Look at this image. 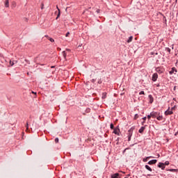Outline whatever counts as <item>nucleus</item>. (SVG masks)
Here are the masks:
<instances>
[{
    "instance_id": "27",
    "label": "nucleus",
    "mask_w": 178,
    "mask_h": 178,
    "mask_svg": "<svg viewBox=\"0 0 178 178\" xmlns=\"http://www.w3.org/2000/svg\"><path fill=\"white\" fill-rule=\"evenodd\" d=\"M49 40L50 42H55V40H54L52 38H49Z\"/></svg>"
},
{
    "instance_id": "14",
    "label": "nucleus",
    "mask_w": 178,
    "mask_h": 178,
    "mask_svg": "<svg viewBox=\"0 0 178 178\" xmlns=\"http://www.w3.org/2000/svg\"><path fill=\"white\" fill-rule=\"evenodd\" d=\"M155 71L159 74L162 73V70H161V67H156Z\"/></svg>"
},
{
    "instance_id": "21",
    "label": "nucleus",
    "mask_w": 178,
    "mask_h": 178,
    "mask_svg": "<svg viewBox=\"0 0 178 178\" xmlns=\"http://www.w3.org/2000/svg\"><path fill=\"white\" fill-rule=\"evenodd\" d=\"M85 112H86V113H90V112H91V109H90V108H87L86 109Z\"/></svg>"
},
{
    "instance_id": "47",
    "label": "nucleus",
    "mask_w": 178,
    "mask_h": 178,
    "mask_svg": "<svg viewBox=\"0 0 178 178\" xmlns=\"http://www.w3.org/2000/svg\"><path fill=\"white\" fill-rule=\"evenodd\" d=\"M144 123H145V121L142 122V126H144Z\"/></svg>"
},
{
    "instance_id": "26",
    "label": "nucleus",
    "mask_w": 178,
    "mask_h": 178,
    "mask_svg": "<svg viewBox=\"0 0 178 178\" xmlns=\"http://www.w3.org/2000/svg\"><path fill=\"white\" fill-rule=\"evenodd\" d=\"M63 56L65 59H66V51H63Z\"/></svg>"
},
{
    "instance_id": "55",
    "label": "nucleus",
    "mask_w": 178,
    "mask_h": 178,
    "mask_svg": "<svg viewBox=\"0 0 178 178\" xmlns=\"http://www.w3.org/2000/svg\"><path fill=\"white\" fill-rule=\"evenodd\" d=\"M158 158H159L161 156L159 154L157 155Z\"/></svg>"
},
{
    "instance_id": "19",
    "label": "nucleus",
    "mask_w": 178,
    "mask_h": 178,
    "mask_svg": "<svg viewBox=\"0 0 178 178\" xmlns=\"http://www.w3.org/2000/svg\"><path fill=\"white\" fill-rule=\"evenodd\" d=\"M110 129H111V130H114V129H115V125H113V123H111V124H110Z\"/></svg>"
},
{
    "instance_id": "1",
    "label": "nucleus",
    "mask_w": 178,
    "mask_h": 178,
    "mask_svg": "<svg viewBox=\"0 0 178 178\" xmlns=\"http://www.w3.org/2000/svg\"><path fill=\"white\" fill-rule=\"evenodd\" d=\"M136 129V127H131L129 130H128V132H127V136L128 137H132L133 136V131H134Z\"/></svg>"
},
{
    "instance_id": "42",
    "label": "nucleus",
    "mask_w": 178,
    "mask_h": 178,
    "mask_svg": "<svg viewBox=\"0 0 178 178\" xmlns=\"http://www.w3.org/2000/svg\"><path fill=\"white\" fill-rule=\"evenodd\" d=\"M26 129H29V122L26 123Z\"/></svg>"
},
{
    "instance_id": "17",
    "label": "nucleus",
    "mask_w": 178,
    "mask_h": 178,
    "mask_svg": "<svg viewBox=\"0 0 178 178\" xmlns=\"http://www.w3.org/2000/svg\"><path fill=\"white\" fill-rule=\"evenodd\" d=\"M168 172H178V169L170 168L167 170Z\"/></svg>"
},
{
    "instance_id": "22",
    "label": "nucleus",
    "mask_w": 178,
    "mask_h": 178,
    "mask_svg": "<svg viewBox=\"0 0 178 178\" xmlns=\"http://www.w3.org/2000/svg\"><path fill=\"white\" fill-rule=\"evenodd\" d=\"M118 132H119V131L118 130V129H113V133L114 134H118Z\"/></svg>"
},
{
    "instance_id": "50",
    "label": "nucleus",
    "mask_w": 178,
    "mask_h": 178,
    "mask_svg": "<svg viewBox=\"0 0 178 178\" xmlns=\"http://www.w3.org/2000/svg\"><path fill=\"white\" fill-rule=\"evenodd\" d=\"M178 134V131H177L175 134V136H177Z\"/></svg>"
},
{
    "instance_id": "59",
    "label": "nucleus",
    "mask_w": 178,
    "mask_h": 178,
    "mask_svg": "<svg viewBox=\"0 0 178 178\" xmlns=\"http://www.w3.org/2000/svg\"><path fill=\"white\" fill-rule=\"evenodd\" d=\"M51 67H54V66H52Z\"/></svg>"
},
{
    "instance_id": "23",
    "label": "nucleus",
    "mask_w": 178,
    "mask_h": 178,
    "mask_svg": "<svg viewBox=\"0 0 178 178\" xmlns=\"http://www.w3.org/2000/svg\"><path fill=\"white\" fill-rule=\"evenodd\" d=\"M139 117H140V115H138V114H135L134 119L135 120H137V119H138Z\"/></svg>"
},
{
    "instance_id": "20",
    "label": "nucleus",
    "mask_w": 178,
    "mask_h": 178,
    "mask_svg": "<svg viewBox=\"0 0 178 178\" xmlns=\"http://www.w3.org/2000/svg\"><path fill=\"white\" fill-rule=\"evenodd\" d=\"M148 159H149V157H145L143 159V162H148Z\"/></svg>"
},
{
    "instance_id": "3",
    "label": "nucleus",
    "mask_w": 178,
    "mask_h": 178,
    "mask_svg": "<svg viewBox=\"0 0 178 178\" xmlns=\"http://www.w3.org/2000/svg\"><path fill=\"white\" fill-rule=\"evenodd\" d=\"M164 115L165 116H168V115H173V111L170 110V107H168V108L164 112Z\"/></svg>"
},
{
    "instance_id": "35",
    "label": "nucleus",
    "mask_w": 178,
    "mask_h": 178,
    "mask_svg": "<svg viewBox=\"0 0 178 178\" xmlns=\"http://www.w3.org/2000/svg\"><path fill=\"white\" fill-rule=\"evenodd\" d=\"M55 143H59V138H55Z\"/></svg>"
},
{
    "instance_id": "13",
    "label": "nucleus",
    "mask_w": 178,
    "mask_h": 178,
    "mask_svg": "<svg viewBox=\"0 0 178 178\" xmlns=\"http://www.w3.org/2000/svg\"><path fill=\"white\" fill-rule=\"evenodd\" d=\"M157 120H163V115H161V114H159V115H157V118H156Z\"/></svg>"
},
{
    "instance_id": "9",
    "label": "nucleus",
    "mask_w": 178,
    "mask_h": 178,
    "mask_svg": "<svg viewBox=\"0 0 178 178\" xmlns=\"http://www.w3.org/2000/svg\"><path fill=\"white\" fill-rule=\"evenodd\" d=\"M148 98L149 99V104H152L154 102V97H152V95H149Z\"/></svg>"
},
{
    "instance_id": "32",
    "label": "nucleus",
    "mask_w": 178,
    "mask_h": 178,
    "mask_svg": "<svg viewBox=\"0 0 178 178\" xmlns=\"http://www.w3.org/2000/svg\"><path fill=\"white\" fill-rule=\"evenodd\" d=\"M165 51H168L169 52V54H170V48L169 47H165Z\"/></svg>"
},
{
    "instance_id": "15",
    "label": "nucleus",
    "mask_w": 178,
    "mask_h": 178,
    "mask_svg": "<svg viewBox=\"0 0 178 178\" xmlns=\"http://www.w3.org/2000/svg\"><path fill=\"white\" fill-rule=\"evenodd\" d=\"M5 8H9V0H6Z\"/></svg>"
},
{
    "instance_id": "11",
    "label": "nucleus",
    "mask_w": 178,
    "mask_h": 178,
    "mask_svg": "<svg viewBox=\"0 0 178 178\" xmlns=\"http://www.w3.org/2000/svg\"><path fill=\"white\" fill-rule=\"evenodd\" d=\"M57 9L58 10V13L57 15V17L56 18V20H58V19H59V17H60V9H59V8L57 6Z\"/></svg>"
},
{
    "instance_id": "45",
    "label": "nucleus",
    "mask_w": 178,
    "mask_h": 178,
    "mask_svg": "<svg viewBox=\"0 0 178 178\" xmlns=\"http://www.w3.org/2000/svg\"><path fill=\"white\" fill-rule=\"evenodd\" d=\"M96 12H97V13H99L100 10H99V9H97V10H96Z\"/></svg>"
},
{
    "instance_id": "6",
    "label": "nucleus",
    "mask_w": 178,
    "mask_h": 178,
    "mask_svg": "<svg viewBox=\"0 0 178 178\" xmlns=\"http://www.w3.org/2000/svg\"><path fill=\"white\" fill-rule=\"evenodd\" d=\"M157 168H159L161 170H165V165H163V163L159 162L157 165Z\"/></svg>"
},
{
    "instance_id": "57",
    "label": "nucleus",
    "mask_w": 178,
    "mask_h": 178,
    "mask_svg": "<svg viewBox=\"0 0 178 178\" xmlns=\"http://www.w3.org/2000/svg\"><path fill=\"white\" fill-rule=\"evenodd\" d=\"M67 51H70V49H67Z\"/></svg>"
},
{
    "instance_id": "8",
    "label": "nucleus",
    "mask_w": 178,
    "mask_h": 178,
    "mask_svg": "<svg viewBox=\"0 0 178 178\" xmlns=\"http://www.w3.org/2000/svg\"><path fill=\"white\" fill-rule=\"evenodd\" d=\"M111 178H120V174L116 172L111 175Z\"/></svg>"
},
{
    "instance_id": "43",
    "label": "nucleus",
    "mask_w": 178,
    "mask_h": 178,
    "mask_svg": "<svg viewBox=\"0 0 178 178\" xmlns=\"http://www.w3.org/2000/svg\"><path fill=\"white\" fill-rule=\"evenodd\" d=\"M91 82H92V83H95V79H92V80H91Z\"/></svg>"
},
{
    "instance_id": "31",
    "label": "nucleus",
    "mask_w": 178,
    "mask_h": 178,
    "mask_svg": "<svg viewBox=\"0 0 178 178\" xmlns=\"http://www.w3.org/2000/svg\"><path fill=\"white\" fill-rule=\"evenodd\" d=\"M147 119L149 120V119H151V118H152V115H151V113L149 115H147Z\"/></svg>"
},
{
    "instance_id": "38",
    "label": "nucleus",
    "mask_w": 178,
    "mask_h": 178,
    "mask_svg": "<svg viewBox=\"0 0 178 178\" xmlns=\"http://www.w3.org/2000/svg\"><path fill=\"white\" fill-rule=\"evenodd\" d=\"M128 137V141H131V136H127Z\"/></svg>"
},
{
    "instance_id": "30",
    "label": "nucleus",
    "mask_w": 178,
    "mask_h": 178,
    "mask_svg": "<svg viewBox=\"0 0 178 178\" xmlns=\"http://www.w3.org/2000/svg\"><path fill=\"white\" fill-rule=\"evenodd\" d=\"M10 66H13V65H15V61L10 60Z\"/></svg>"
},
{
    "instance_id": "53",
    "label": "nucleus",
    "mask_w": 178,
    "mask_h": 178,
    "mask_svg": "<svg viewBox=\"0 0 178 178\" xmlns=\"http://www.w3.org/2000/svg\"><path fill=\"white\" fill-rule=\"evenodd\" d=\"M116 145H119V142H117V143H116Z\"/></svg>"
},
{
    "instance_id": "34",
    "label": "nucleus",
    "mask_w": 178,
    "mask_h": 178,
    "mask_svg": "<svg viewBox=\"0 0 178 178\" xmlns=\"http://www.w3.org/2000/svg\"><path fill=\"white\" fill-rule=\"evenodd\" d=\"M32 94H34L35 97H37V92L31 91Z\"/></svg>"
},
{
    "instance_id": "46",
    "label": "nucleus",
    "mask_w": 178,
    "mask_h": 178,
    "mask_svg": "<svg viewBox=\"0 0 178 178\" xmlns=\"http://www.w3.org/2000/svg\"><path fill=\"white\" fill-rule=\"evenodd\" d=\"M119 140H120V138H117L116 141L119 142Z\"/></svg>"
},
{
    "instance_id": "39",
    "label": "nucleus",
    "mask_w": 178,
    "mask_h": 178,
    "mask_svg": "<svg viewBox=\"0 0 178 178\" xmlns=\"http://www.w3.org/2000/svg\"><path fill=\"white\" fill-rule=\"evenodd\" d=\"M69 34H70V32H67V33L65 34V37H69Z\"/></svg>"
},
{
    "instance_id": "44",
    "label": "nucleus",
    "mask_w": 178,
    "mask_h": 178,
    "mask_svg": "<svg viewBox=\"0 0 178 178\" xmlns=\"http://www.w3.org/2000/svg\"><path fill=\"white\" fill-rule=\"evenodd\" d=\"M117 136H120V131H118V133L116 134Z\"/></svg>"
},
{
    "instance_id": "25",
    "label": "nucleus",
    "mask_w": 178,
    "mask_h": 178,
    "mask_svg": "<svg viewBox=\"0 0 178 178\" xmlns=\"http://www.w3.org/2000/svg\"><path fill=\"white\" fill-rule=\"evenodd\" d=\"M169 164H170V163L168 161H166L165 163H163L164 166H168V165H169Z\"/></svg>"
},
{
    "instance_id": "41",
    "label": "nucleus",
    "mask_w": 178,
    "mask_h": 178,
    "mask_svg": "<svg viewBox=\"0 0 178 178\" xmlns=\"http://www.w3.org/2000/svg\"><path fill=\"white\" fill-rule=\"evenodd\" d=\"M114 129H117V130H118V131H120V129L119 128V126H118L116 128H114Z\"/></svg>"
},
{
    "instance_id": "37",
    "label": "nucleus",
    "mask_w": 178,
    "mask_h": 178,
    "mask_svg": "<svg viewBox=\"0 0 178 178\" xmlns=\"http://www.w3.org/2000/svg\"><path fill=\"white\" fill-rule=\"evenodd\" d=\"M97 83L98 84H102V81L101 79H99Z\"/></svg>"
},
{
    "instance_id": "28",
    "label": "nucleus",
    "mask_w": 178,
    "mask_h": 178,
    "mask_svg": "<svg viewBox=\"0 0 178 178\" xmlns=\"http://www.w3.org/2000/svg\"><path fill=\"white\" fill-rule=\"evenodd\" d=\"M145 94V92H144V90H142L139 92V95H144Z\"/></svg>"
},
{
    "instance_id": "51",
    "label": "nucleus",
    "mask_w": 178,
    "mask_h": 178,
    "mask_svg": "<svg viewBox=\"0 0 178 178\" xmlns=\"http://www.w3.org/2000/svg\"><path fill=\"white\" fill-rule=\"evenodd\" d=\"M130 147H134V144L130 145Z\"/></svg>"
},
{
    "instance_id": "12",
    "label": "nucleus",
    "mask_w": 178,
    "mask_h": 178,
    "mask_svg": "<svg viewBox=\"0 0 178 178\" xmlns=\"http://www.w3.org/2000/svg\"><path fill=\"white\" fill-rule=\"evenodd\" d=\"M145 168L147 170H149V172H152V168H151V167H149V165H145Z\"/></svg>"
},
{
    "instance_id": "49",
    "label": "nucleus",
    "mask_w": 178,
    "mask_h": 178,
    "mask_svg": "<svg viewBox=\"0 0 178 178\" xmlns=\"http://www.w3.org/2000/svg\"><path fill=\"white\" fill-rule=\"evenodd\" d=\"M156 87H161V85H160L159 83H158V84L156 85Z\"/></svg>"
},
{
    "instance_id": "16",
    "label": "nucleus",
    "mask_w": 178,
    "mask_h": 178,
    "mask_svg": "<svg viewBox=\"0 0 178 178\" xmlns=\"http://www.w3.org/2000/svg\"><path fill=\"white\" fill-rule=\"evenodd\" d=\"M131 41H133V36H130V37L128 38L127 42H128V44H129V43L131 42Z\"/></svg>"
},
{
    "instance_id": "18",
    "label": "nucleus",
    "mask_w": 178,
    "mask_h": 178,
    "mask_svg": "<svg viewBox=\"0 0 178 178\" xmlns=\"http://www.w3.org/2000/svg\"><path fill=\"white\" fill-rule=\"evenodd\" d=\"M102 99H105L106 98V92H103L102 96Z\"/></svg>"
},
{
    "instance_id": "54",
    "label": "nucleus",
    "mask_w": 178,
    "mask_h": 178,
    "mask_svg": "<svg viewBox=\"0 0 178 178\" xmlns=\"http://www.w3.org/2000/svg\"><path fill=\"white\" fill-rule=\"evenodd\" d=\"M174 90H176V86L174 87Z\"/></svg>"
},
{
    "instance_id": "36",
    "label": "nucleus",
    "mask_w": 178,
    "mask_h": 178,
    "mask_svg": "<svg viewBox=\"0 0 178 178\" xmlns=\"http://www.w3.org/2000/svg\"><path fill=\"white\" fill-rule=\"evenodd\" d=\"M175 109H176V106H174L173 107L171 108L172 112H173V111H175Z\"/></svg>"
},
{
    "instance_id": "40",
    "label": "nucleus",
    "mask_w": 178,
    "mask_h": 178,
    "mask_svg": "<svg viewBox=\"0 0 178 178\" xmlns=\"http://www.w3.org/2000/svg\"><path fill=\"white\" fill-rule=\"evenodd\" d=\"M142 119H143V121L145 122L147 120V117H143Z\"/></svg>"
},
{
    "instance_id": "24",
    "label": "nucleus",
    "mask_w": 178,
    "mask_h": 178,
    "mask_svg": "<svg viewBox=\"0 0 178 178\" xmlns=\"http://www.w3.org/2000/svg\"><path fill=\"white\" fill-rule=\"evenodd\" d=\"M127 149H130V147H127L125 148L123 152H122V154L124 155V153L126 152V151H127Z\"/></svg>"
},
{
    "instance_id": "4",
    "label": "nucleus",
    "mask_w": 178,
    "mask_h": 178,
    "mask_svg": "<svg viewBox=\"0 0 178 178\" xmlns=\"http://www.w3.org/2000/svg\"><path fill=\"white\" fill-rule=\"evenodd\" d=\"M177 73V69L176 67H173L171 68V70L169 71V74L172 75L173 74H176Z\"/></svg>"
},
{
    "instance_id": "48",
    "label": "nucleus",
    "mask_w": 178,
    "mask_h": 178,
    "mask_svg": "<svg viewBox=\"0 0 178 178\" xmlns=\"http://www.w3.org/2000/svg\"><path fill=\"white\" fill-rule=\"evenodd\" d=\"M147 158H149V159H151V158H154V156H147Z\"/></svg>"
},
{
    "instance_id": "5",
    "label": "nucleus",
    "mask_w": 178,
    "mask_h": 178,
    "mask_svg": "<svg viewBox=\"0 0 178 178\" xmlns=\"http://www.w3.org/2000/svg\"><path fill=\"white\" fill-rule=\"evenodd\" d=\"M158 80V73L155 72L152 74V81L155 82Z\"/></svg>"
},
{
    "instance_id": "2",
    "label": "nucleus",
    "mask_w": 178,
    "mask_h": 178,
    "mask_svg": "<svg viewBox=\"0 0 178 178\" xmlns=\"http://www.w3.org/2000/svg\"><path fill=\"white\" fill-rule=\"evenodd\" d=\"M159 115H161V113L159 112H155V111L151 112V115L153 119H156V118H158Z\"/></svg>"
},
{
    "instance_id": "33",
    "label": "nucleus",
    "mask_w": 178,
    "mask_h": 178,
    "mask_svg": "<svg viewBox=\"0 0 178 178\" xmlns=\"http://www.w3.org/2000/svg\"><path fill=\"white\" fill-rule=\"evenodd\" d=\"M150 54L151 55H158V52H154V51H152L151 53H150Z\"/></svg>"
},
{
    "instance_id": "29",
    "label": "nucleus",
    "mask_w": 178,
    "mask_h": 178,
    "mask_svg": "<svg viewBox=\"0 0 178 178\" xmlns=\"http://www.w3.org/2000/svg\"><path fill=\"white\" fill-rule=\"evenodd\" d=\"M163 22L166 24V22H168V20L166 19V17H163Z\"/></svg>"
},
{
    "instance_id": "10",
    "label": "nucleus",
    "mask_w": 178,
    "mask_h": 178,
    "mask_svg": "<svg viewBox=\"0 0 178 178\" xmlns=\"http://www.w3.org/2000/svg\"><path fill=\"white\" fill-rule=\"evenodd\" d=\"M144 130H145V127L143 126L138 130V133H140V134H143V133H144Z\"/></svg>"
},
{
    "instance_id": "52",
    "label": "nucleus",
    "mask_w": 178,
    "mask_h": 178,
    "mask_svg": "<svg viewBox=\"0 0 178 178\" xmlns=\"http://www.w3.org/2000/svg\"><path fill=\"white\" fill-rule=\"evenodd\" d=\"M149 177H151V175L150 174H147V175Z\"/></svg>"
},
{
    "instance_id": "56",
    "label": "nucleus",
    "mask_w": 178,
    "mask_h": 178,
    "mask_svg": "<svg viewBox=\"0 0 178 178\" xmlns=\"http://www.w3.org/2000/svg\"><path fill=\"white\" fill-rule=\"evenodd\" d=\"M175 2L177 3V0H175Z\"/></svg>"
},
{
    "instance_id": "58",
    "label": "nucleus",
    "mask_w": 178,
    "mask_h": 178,
    "mask_svg": "<svg viewBox=\"0 0 178 178\" xmlns=\"http://www.w3.org/2000/svg\"><path fill=\"white\" fill-rule=\"evenodd\" d=\"M42 9H43V7L42 6Z\"/></svg>"
},
{
    "instance_id": "7",
    "label": "nucleus",
    "mask_w": 178,
    "mask_h": 178,
    "mask_svg": "<svg viewBox=\"0 0 178 178\" xmlns=\"http://www.w3.org/2000/svg\"><path fill=\"white\" fill-rule=\"evenodd\" d=\"M156 162H158V160L156 159L150 160L149 161H148L147 165H155Z\"/></svg>"
}]
</instances>
